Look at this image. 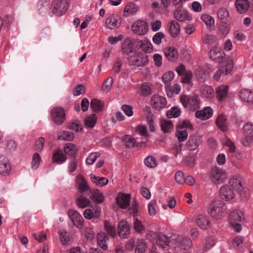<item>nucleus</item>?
<instances>
[{"label": "nucleus", "mask_w": 253, "mask_h": 253, "mask_svg": "<svg viewBox=\"0 0 253 253\" xmlns=\"http://www.w3.org/2000/svg\"><path fill=\"white\" fill-rule=\"evenodd\" d=\"M210 58L213 61L221 64L225 61L226 67L224 69L225 74H229L233 68V63L231 59L226 60L225 53L221 49L214 47L209 52Z\"/></svg>", "instance_id": "f257e3e1"}, {"label": "nucleus", "mask_w": 253, "mask_h": 253, "mask_svg": "<svg viewBox=\"0 0 253 253\" xmlns=\"http://www.w3.org/2000/svg\"><path fill=\"white\" fill-rule=\"evenodd\" d=\"M229 221L233 229L237 232L242 229L241 224L244 220L243 212L240 211H233L229 214Z\"/></svg>", "instance_id": "f03ea898"}, {"label": "nucleus", "mask_w": 253, "mask_h": 253, "mask_svg": "<svg viewBox=\"0 0 253 253\" xmlns=\"http://www.w3.org/2000/svg\"><path fill=\"white\" fill-rule=\"evenodd\" d=\"M127 60L129 66L143 67L148 63V56L142 53L135 52L128 57Z\"/></svg>", "instance_id": "7ed1b4c3"}, {"label": "nucleus", "mask_w": 253, "mask_h": 253, "mask_svg": "<svg viewBox=\"0 0 253 253\" xmlns=\"http://www.w3.org/2000/svg\"><path fill=\"white\" fill-rule=\"evenodd\" d=\"M180 102L184 107H187L189 105L190 110H195L199 108L200 99L198 96H188L183 94L180 96Z\"/></svg>", "instance_id": "20e7f679"}, {"label": "nucleus", "mask_w": 253, "mask_h": 253, "mask_svg": "<svg viewBox=\"0 0 253 253\" xmlns=\"http://www.w3.org/2000/svg\"><path fill=\"white\" fill-rule=\"evenodd\" d=\"M50 116L51 119L56 125H61L65 120V110L61 107L53 108L51 111Z\"/></svg>", "instance_id": "39448f33"}, {"label": "nucleus", "mask_w": 253, "mask_h": 253, "mask_svg": "<svg viewBox=\"0 0 253 253\" xmlns=\"http://www.w3.org/2000/svg\"><path fill=\"white\" fill-rule=\"evenodd\" d=\"M68 8L69 4L67 0L54 1L51 4L52 12L58 16L64 14Z\"/></svg>", "instance_id": "423d86ee"}, {"label": "nucleus", "mask_w": 253, "mask_h": 253, "mask_svg": "<svg viewBox=\"0 0 253 253\" xmlns=\"http://www.w3.org/2000/svg\"><path fill=\"white\" fill-rule=\"evenodd\" d=\"M211 178L215 184L221 183L227 178L226 172L217 167L211 169Z\"/></svg>", "instance_id": "0eeeda50"}, {"label": "nucleus", "mask_w": 253, "mask_h": 253, "mask_svg": "<svg viewBox=\"0 0 253 253\" xmlns=\"http://www.w3.org/2000/svg\"><path fill=\"white\" fill-rule=\"evenodd\" d=\"M137 40L126 39L125 40L122 45V51L124 54L128 55L135 51L137 47Z\"/></svg>", "instance_id": "6e6552de"}, {"label": "nucleus", "mask_w": 253, "mask_h": 253, "mask_svg": "<svg viewBox=\"0 0 253 253\" xmlns=\"http://www.w3.org/2000/svg\"><path fill=\"white\" fill-rule=\"evenodd\" d=\"M68 213L73 225L78 228H83L84 226V219L81 214L77 211L72 210H70Z\"/></svg>", "instance_id": "1a4fd4ad"}, {"label": "nucleus", "mask_w": 253, "mask_h": 253, "mask_svg": "<svg viewBox=\"0 0 253 253\" xmlns=\"http://www.w3.org/2000/svg\"><path fill=\"white\" fill-rule=\"evenodd\" d=\"M131 29L134 33L138 35H144L147 32L148 27L146 22L138 20L132 25Z\"/></svg>", "instance_id": "9d476101"}, {"label": "nucleus", "mask_w": 253, "mask_h": 253, "mask_svg": "<svg viewBox=\"0 0 253 253\" xmlns=\"http://www.w3.org/2000/svg\"><path fill=\"white\" fill-rule=\"evenodd\" d=\"M201 141V136L197 134H194L189 136L186 147L189 151L195 150L199 146Z\"/></svg>", "instance_id": "9b49d317"}, {"label": "nucleus", "mask_w": 253, "mask_h": 253, "mask_svg": "<svg viewBox=\"0 0 253 253\" xmlns=\"http://www.w3.org/2000/svg\"><path fill=\"white\" fill-rule=\"evenodd\" d=\"M130 225L126 221L122 220L118 225V233L122 238H126L130 234Z\"/></svg>", "instance_id": "f8f14e48"}, {"label": "nucleus", "mask_w": 253, "mask_h": 253, "mask_svg": "<svg viewBox=\"0 0 253 253\" xmlns=\"http://www.w3.org/2000/svg\"><path fill=\"white\" fill-rule=\"evenodd\" d=\"M219 196L221 199L226 201L232 199L234 197V194L231 189L227 185L223 186L219 191Z\"/></svg>", "instance_id": "ddd939ff"}, {"label": "nucleus", "mask_w": 253, "mask_h": 253, "mask_svg": "<svg viewBox=\"0 0 253 253\" xmlns=\"http://www.w3.org/2000/svg\"><path fill=\"white\" fill-rule=\"evenodd\" d=\"M77 183L78 185L79 192L81 194H84V192L91 193V189L87 184L86 181L83 176L80 174L76 177Z\"/></svg>", "instance_id": "4468645a"}, {"label": "nucleus", "mask_w": 253, "mask_h": 253, "mask_svg": "<svg viewBox=\"0 0 253 253\" xmlns=\"http://www.w3.org/2000/svg\"><path fill=\"white\" fill-rule=\"evenodd\" d=\"M152 234L157 238V243L158 246L162 248H165L169 245L170 242V239L168 238L165 234L163 233L158 234L156 232H152Z\"/></svg>", "instance_id": "2eb2a0df"}, {"label": "nucleus", "mask_w": 253, "mask_h": 253, "mask_svg": "<svg viewBox=\"0 0 253 253\" xmlns=\"http://www.w3.org/2000/svg\"><path fill=\"white\" fill-rule=\"evenodd\" d=\"M121 23L120 17L117 15H111L105 21L106 26L110 29H114L118 28Z\"/></svg>", "instance_id": "dca6fc26"}, {"label": "nucleus", "mask_w": 253, "mask_h": 253, "mask_svg": "<svg viewBox=\"0 0 253 253\" xmlns=\"http://www.w3.org/2000/svg\"><path fill=\"white\" fill-rule=\"evenodd\" d=\"M243 130L246 135V139L243 142V144L244 146H247L249 144V140H251L253 137V125L250 123L245 124Z\"/></svg>", "instance_id": "f3484780"}, {"label": "nucleus", "mask_w": 253, "mask_h": 253, "mask_svg": "<svg viewBox=\"0 0 253 253\" xmlns=\"http://www.w3.org/2000/svg\"><path fill=\"white\" fill-rule=\"evenodd\" d=\"M130 195L123 193L120 197L117 198V204L121 209H126L130 205Z\"/></svg>", "instance_id": "a211bd4d"}, {"label": "nucleus", "mask_w": 253, "mask_h": 253, "mask_svg": "<svg viewBox=\"0 0 253 253\" xmlns=\"http://www.w3.org/2000/svg\"><path fill=\"white\" fill-rule=\"evenodd\" d=\"M153 103V107L160 110L164 108L167 104L166 99L163 96H156L153 95L151 98V102Z\"/></svg>", "instance_id": "6ab92c4d"}, {"label": "nucleus", "mask_w": 253, "mask_h": 253, "mask_svg": "<svg viewBox=\"0 0 253 253\" xmlns=\"http://www.w3.org/2000/svg\"><path fill=\"white\" fill-rule=\"evenodd\" d=\"M239 96L244 102L250 104L253 103V92L249 89H243L241 90Z\"/></svg>", "instance_id": "aec40b11"}, {"label": "nucleus", "mask_w": 253, "mask_h": 253, "mask_svg": "<svg viewBox=\"0 0 253 253\" xmlns=\"http://www.w3.org/2000/svg\"><path fill=\"white\" fill-rule=\"evenodd\" d=\"M11 168L9 161L4 159L0 162V174L6 176L9 175Z\"/></svg>", "instance_id": "412c9836"}, {"label": "nucleus", "mask_w": 253, "mask_h": 253, "mask_svg": "<svg viewBox=\"0 0 253 253\" xmlns=\"http://www.w3.org/2000/svg\"><path fill=\"white\" fill-rule=\"evenodd\" d=\"M212 115V110L209 107H206L204 109L201 111H197L196 112L195 116L196 118L205 120L209 119Z\"/></svg>", "instance_id": "4be33fe9"}, {"label": "nucleus", "mask_w": 253, "mask_h": 253, "mask_svg": "<svg viewBox=\"0 0 253 253\" xmlns=\"http://www.w3.org/2000/svg\"><path fill=\"white\" fill-rule=\"evenodd\" d=\"M235 4L237 11L241 14L245 13L250 6L248 0H237Z\"/></svg>", "instance_id": "5701e85b"}, {"label": "nucleus", "mask_w": 253, "mask_h": 253, "mask_svg": "<svg viewBox=\"0 0 253 253\" xmlns=\"http://www.w3.org/2000/svg\"><path fill=\"white\" fill-rule=\"evenodd\" d=\"M196 76L197 79L201 82H203L209 77V71L205 67H199L196 72Z\"/></svg>", "instance_id": "b1692460"}, {"label": "nucleus", "mask_w": 253, "mask_h": 253, "mask_svg": "<svg viewBox=\"0 0 253 253\" xmlns=\"http://www.w3.org/2000/svg\"><path fill=\"white\" fill-rule=\"evenodd\" d=\"M90 106L93 112L97 113L103 110L104 104L101 100L93 98L91 101Z\"/></svg>", "instance_id": "393cba45"}, {"label": "nucleus", "mask_w": 253, "mask_h": 253, "mask_svg": "<svg viewBox=\"0 0 253 253\" xmlns=\"http://www.w3.org/2000/svg\"><path fill=\"white\" fill-rule=\"evenodd\" d=\"M216 98L219 101H222L225 99L228 93L227 85H220L216 90Z\"/></svg>", "instance_id": "a878e982"}, {"label": "nucleus", "mask_w": 253, "mask_h": 253, "mask_svg": "<svg viewBox=\"0 0 253 253\" xmlns=\"http://www.w3.org/2000/svg\"><path fill=\"white\" fill-rule=\"evenodd\" d=\"M108 240L109 237L105 233H99L97 235V244L103 250L105 251L107 249L106 242Z\"/></svg>", "instance_id": "bb28decb"}, {"label": "nucleus", "mask_w": 253, "mask_h": 253, "mask_svg": "<svg viewBox=\"0 0 253 253\" xmlns=\"http://www.w3.org/2000/svg\"><path fill=\"white\" fill-rule=\"evenodd\" d=\"M67 159V157L62 151L60 149H57L54 153L53 156V162L57 164H62Z\"/></svg>", "instance_id": "cd10ccee"}, {"label": "nucleus", "mask_w": 253, "mask_h": 253, "mask_svg": "<svg viewBox=\"0 0 253 253\" xmlns=\"http://www.w3.org/2000/svg\"><path fill=\"white\" fill-rule=\"evenodd\" d=\"M216 124L221 131H225L227 130V123L224 115H220L218 116L216 120Z\"/></svg>", "instance_id": "c85d7f7f"}, {"label": "nucleus", "mask_w": 253, "mask_h": 253, "mask_svg": "<svg viewBox=\"0 0 253 253\" xmlns=\"http://www.w3.org/2000/svg\"><path fill=\"white\" fill-rule=\"evenodd\" d=\"M165 56L169 61H173L177 58L178 54L176 49L173 47H169L165 51Z\"/></svg>", "instance_id": "c756f323"}, {"label": "nucleus", "mask_w": 253, "mask_h": 253, "mask_svg": "<svg viewBox=\"0 0 253 253\" xmlns=\"http://www.w3.org/2000/svg\"><path fill=\"white\" fill-rule=\"evenodd\" d=\"M161 127L162 130L165 133H169L173 128L172 122L168 120L161 121Z\"/></svg>", "instance_id": "7c9ffc66"}, {"label": "nucleus", "mask_w": 253, "mask_h": 253, "mask_svg": "<svg viewBox=\"0 0 253 253\" xmlns=\"http://www.w3.org/2000/svg\"><path fill=\"white\" fill-rule=\"evenodd\" d=\"M97 116L95 114H92L87 116L84 118L85 126L89 128H93L97 122Z\"/></svg>", "instance_id": "2f4dec72"}, {"label": "nucleus", "mask_w": 253, "mask_h": 253, "mask_svg": "<svg viewBox=\"0 0 253 253\" xmlns=\"http://www.w3.org/2000/svg\"><path fill=\"white\" fill-rule=\"evenodd\" d=\"M91 195L90 197V198L94 201V203L97 204L102 203L104 200V197L103 193L100 192L98 190L96 189L91 192Z\"/></svg>", "instance_id": "473e14b6"}, {"label": "nucleus", "mask_w": 253, "mask_h": 253, "mask_svg": "<svg viewBox=\"0 0 253 253\" xmlns=\"http://www.w3.org/2000/svg\"><path fill=\"white\" fill-rule=\"evenodd\" d=\"M219 20L222 23H226L227 18L229 16V12L227 9L224 7H221L218 9L217 12Z\"/></svg>", "instance_id": "72a5a7b5"}, {"label": "nucleus", "mask_w": 253, "mask_h": 253, "mask_svg": "<svg viewBox=\"0 0 253 253\" xmlns=\"http://www.w3.org/2000/svg\"><path fill=\"white\" fill-rule=\"evenodd\" d=\"M137 46H139L145 53H150L153 49L152 44L149 41L143 42L140 40H137Z\"/></svg>", "instance_id": "f704fd0d"}, {"label": "nucleus", "mask_w": 253, "mask_h": 253, "mask_svg": "<svg viewBox=\"0 0 253 253\" xmlns=\"http://www.w3.org/2000/svg\"><path fill=\"white\" fill-rule=\"evenodd\" d=\"M169 30L172 37H176L179 33L180 26L179 24L175 21H172L169 27Z\"/></svg>", "instance_id": "c9c22d12"}, {"label": "nucleus", "mask_w": 253, "mask_h": 253, "mask_svg": "<svg viewBox=\"0 0 253 253\" xmlns=\"http://www.w3.org/2000/svg\"><path fill=\"white\" fill-rule=\"evenodd\" d=\"M64 151L67 155L74 156L77 154L78 149L75 145L72 143H68L65 145Z\"/></svg>", "instance_id": "e433bc0d"}, {"label": "nucleus", "mask_w": 253, "mask_h": 253, "mask_svg": "<svg viewBox=\"0 0 253 253\" xmlns=\"http://www.w3.org/2000/svg\"><path fill=\"white\" fill-rule=\"evenodd\" d=\"M197 225L202 229H207L210 224L208 218L204 215H200L196 220Z\"/></svg>", "instance_id": "4c0bfd02"}, {"label": "nucleus", "mask_w": 253, "mask_h": 253, "mask_svg": "<svg viewBox=\"0 0 253 253\" xmlns=\"http://www.w3.org/2000/svg\"><path fill=\"white\" fill-rule=\"evenodd\" d=\"M196 158L195 154L190 153L183 159V162L187 167L193 168L195 166Z\"/></svg>", "instance_id": "58836bf2"}, {"label": "nucleus", "mask_w": 253, "mask_h": 253, "mask_svg": "<svg viewBox=\"0 0 253 253\" xmlns=\"http://www.w3.org/2000/svg\"><path fill=\"white\" fill-rule=\"evenodd\" d=\"M104 226L107 234L112 237H114L116 234V229L115 226L107 221H104Z\"/></svg>", "instance_id": "ea45409f"}, {"label": "nucleus", "mask_w": 253, "mask_h": 253, "mask_svg": "<svg viewBox=\"0 0 253 253\" xmlns=\"http://www.w3.org/2000/svg\"><path fill=\"white\" fill-rule=\"evenodd\" d=\"M202 41L205 44L215 46L216 44V39L212 35H206L202 38Z\"/></svg>", "instance_id": "a19ab883"}, {"label": "nucleus", "mask_w": 253, "mask_h": 253, "mask_svg": "<svg viewBox=\"0 0 253 253\" xmlns=\"http://www.w3.org/2000/svg\"><path fill=\"white\" fill-rule=\"evenodd\" d=\"M91 178L94 179L93 182L96 183L97 186L102 187L108 184V179L105 177L97 176L93 174L91 175Z\"/></svg>", "instance_id": "79ce46f5"}, {"label": "nucleus", "mask_w": 253, "mask_h": 253, "mask_svg": "<svg viewBox=\"0 0 253 253\" xmlns=\"http://www.w3.org/2000/svg\"><path fill=\"white\" fill-rule=\"evenodd\" d=\"M74 134L69 131H64L62 134L58 136V140H64L66 141H72L74 139Z\"/></svg>", "instance_id": "37998d69"}, {"label": "nucleus", "mask_w": 253, "mask_h": 253, "mask_svg": "<svg viewBox=\"0 0 253 253\" xmlns=\"http://www.w3.org/2000/svg\"><path fill=\"white\" fill-rule=\"evenodd\" d=\"M210 208L211 209L210 213L212 217V218L218 219L219 218H220V217L222 216V213L225 211L222 210V209L219 210V209H214L213 207H210Z\"/></svg>", "instance_id": "c03bdc74"}, {"label": "nucleus", "mask_w": 253, "mask_h": 253, "mask_svg": "<svg viewBox=\"0 0 253 253\" xmlns=\"http://www.w3.org/2000/svg\"><path fill=\"white\" fill-rule=\"evenodd\" d=\"M122 140L125 145L127 147H131L135 146L136 142L135 139L129 135H125L123 137Z\"/></svg>", "instance_id": "a18cd8bd"}, {"label": "nucleus", "mask_w": 253, "mask_h": 253, "mask_svg": "<svg viewBox=\"0 0 253 253\" xmlns=\"http://www.w3.org/2000/svg\"><path fill=\"white\" fill-rule=\"evenodd\" d=\"M229 183L233 189L235 190H237L240 188L241 189L243 186L241 179L237 177H233L231 179Z\"/></svg>", "instance_id": "49530a36"}, {"label": "nucleus", "mask_w": 253, "mask_h": 253, "mask_svg": "<svg viewBox=\"0 0 253 253\" xmlns=\"http://www.w3.org/2000/svg\"><path fill=\"white\" fill-rule=\"evenodd\" d=\"M180 110L177 107L174 106L167 112V116L169 118H176L180 115Z\"/></svg>", "instance_id": "de8ad7c7"}, {"label": "nucleus", "mask_w": 253, "mask_h": 253, "mask_svg": "<svg viewBox=\"0 0 253 253\" xmlns=\"http://www.w3.org/2000/svg\"><path fill=\"white\" fill-rule=\"evenodd\" d=\"M138 211V203L135 199L132 201L131 206L128 209L129 214L135 216L137 215Z\"/></svg>", "instance_id": "09e8293b"}, {"label": "nucleus", "mask_w": 253, "mask_h": 253, "mask_svg": "<svg viewBox=\"0 0 253 253\" xmlns=\"http://www.w3.org/2000/svg\"><path fill=\"white\" fill-rule=\"evenodd\" d=\"M89 200L83 196H80L77 201L78 206L81 208H84L87 207L89 206Z\"/></svg>", "instance_id": "8fccbe9b"}, {"label": "nucleus", "mask_w": 253, "mask_h": 253, "mask_svg": "<svg viewBox=\"0 0 253 253\" xmlns=\"http://www.w3.org/2000/svg\"><path fill=\"white\" fill-rule=\"evenodd\" d=\"M145 165L149 168H154L157 166L155 158L152 156H149L144 160Z\"/></svg>", "instance_id": "3c124183"}, {"label": "nucleus", "mask_w": 253, "mask_h": 253, "mask_svg": "<svg viewBox=\"0 0 253 253\" xmlns=\"http://www.w3.org/2000/svg\"><path fill=\"white\" fill-rule=\"evenodd\" d=\"M113 79L112 77L108 78L103 83L101 89L104 91H109L112 86Z\"/></svg>", "instance_id": "603ef678"}, {"label": "nucleus", "mask_w": 253, "mask_h": 253, "mask_svg": "<svg viewBox=\"0 0 253 253\" xmlns=\"http://www.w3.org/2000/svg\"><path fill=\"white\" fill-rule=\"evenodd\" d=\"M210 207H213L214 209H219V210L222 209L223 211H226V206L225 203L219 200H215L210 205Z\"/></svg>", "instance_id": "864d4df0"}, {"label": "nucleus", "mask_w": 253, "mask_h": 253, "mask_svg": "<svg viewBox=\"0 0 253 253\" xmlns=\"http://www.w3.org/2000/svg\"><path fill=\"white\" fill-rule=\"evenodd\" d=\"M179 242L181 248H183L184 250L189 249L192 246V241L188 238L183 237Z\"/></svg>", "instance_id": "5fc2aeb1"}, {"label": "nucleus", "mask_w": 253, "mask_h": 253, "mask_svg": "<svg viewBox=\"0 0 253 253\" xmlns=\"http://www.w3.org/2000/svg\"><path fill=\"white\" fill-rule=\"evenodd\" d=\"M174 74L172 72L169 71L165 73L162 77V81L166 84H169L173 80Z\"/></svg>", "instance_id": "6e6d98bb"}, {"label": "nucleus", "mask_w": 253, "mask_h": 253, "mask_svg": "<svg viewBox=\"0 0 253 253\" xmlns=\"http://www.w3.org/2000/svg\"><path fill=\"white\" fill-rule=\"evenodd\" d=\"M41 161V158L40 156V154L38 153H35L33 154L32 162V167L35 169L38 168L40 162Z\"/></svg>", "instance_id": "4d7b16f0"}, {"label": "nucleus", "mask_w": 253, "mask_h": 253, "mask_svg": "<svg viewBox=\"0 0 253 253\" xmlns=\"http://www.w3.org/2000/svg\"><path fill=\"white\" fill-rule=\"evenodd\" d=\"M203 94L206 97L211 98L214 95V90L213 88L210 86H204L202 90Z\"/></svg>", "instance_id": "13d9d810"}, {"label": "nucleus", "mask_w": 253, "mask_h": 253, "mask_svg": "<svg viewBox=\"0 0 253 253\" xmlns=\"http://www.w3.org/2000/svg\"><path fill=\"white\" fill-rule=\"evenodd\" d=\"M68 128L72 130H75L78 131L79 130H82V127L80 121L76 120L68 124Z\"/></svg>", "instance_id": "bf43d9fd"}, {"label": "nucleus", "mask_w": 253, "mask_h": 253, "mask_svg": "<svg viewBox=\"0 0 253 253\" xmlns=\"http://www.w3.org/2000/svg\"><path fill=\"white\" fill-rule=\"evenodd\" d=\"M176 128L177 129H182V128H189L190 130H193L194 127L193 125L188 120H184L181 123H179L178 124Z\"/></svg>", "instance_id": "052dcab7"}, {"label": "nucleus", "mask_w": 253, "mask_h": 253, "mask_svg": "<svg viewBox=\"0 0 253 253\" xmlns=\"http://www.w3.org/2000/svg\"><path fill=\"white\" fill-rule=\"evenodd\" d=\"M99 152L92 153L89 155L86 160V163L87 165H92L96 161L97 158L100 156Z\"/></svg>", "instance_id": "680f3d73"}, {"label": "nucleus", "mask_w": 253, "mask_h": 253, "mask_svg": "<svg viewBox=\"0 0 253 253\" xmlns=\"http://www.w3.org/2000/svg\"><path fill=\"white\" fill-rule=\"evenodd\" d=\"M133 228L136 232L140 233L144 230V226L142 225V222L138 219H135L133 222Z\"/></svg>", "instance_id": "e2e57ef3"}, {"label": "nucleus", "mask_w": 253, "mask_h": 253, "mask_svg": "<svg viewBox=\"0 0 253 253\" xmlns=\"http://www.w3.org/2000/svg\"><path fill=\"white\" fill-rule=\"evenodd\" d=\"M201 20L207 25L211 27L214 24L213 18L207 14H203L201 16Z\"/></svg>", "instance_id": "0e129e2a"}, {"label": "nucleus", "mask_w": 253, "mask_h": 253, "mask_svg": "<svg viewBox=\"0 0 253 253\" xmlns=\"http://www.w3.org/2000/svg\"><path fill=\"white\" fill-rule=\"evenodd\" d=\"M45 142V139L41 137H39L35 142V150L41 151L42 150Z\"/></svg>", "instance_id": "69168bd1"}, {"label": "nucleus", "mask_w": 253, "mask_h": 253, "mask_svg": "<svg viewBox=\"0 0 253 253\" xmlns=\"http://www.w3.org/2000/svg\"><path fill=\"white\" fill-rule=\"evenodd\" d=\"M176 136L179 142H182L185 140L188 137V133L186 130H178L177 131Z\"/></svg>", "instance_id": "338daca9"}, {"label": "nucleus", "mask_w": 253, "mask_h": 253, "mask_svg": "<svg viewBox=\"0 0 253 253\" xmlns=\"http://www.w3.org/2000/svg\"><path fill=\"white\" fill-rule=\"evenodd\" d=\"M165 37V35L162 32H158L156 33L153 37V42L159 45L162 42V39Z\"/></svg>", "instance_id": "774afa93"}]
</instances>
